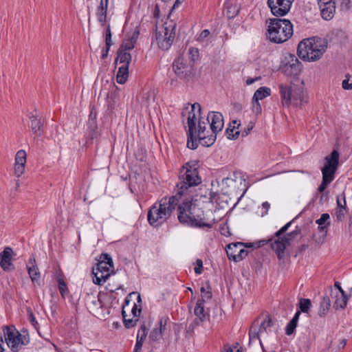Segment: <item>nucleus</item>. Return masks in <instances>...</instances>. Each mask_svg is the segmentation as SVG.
Wrapping results in <instances>:
<instances>
[{"instance_id": "obj_1", "label": "nucleus", "mask_w": 352, "mask_h": 352, "mask_svg": "<svg viewBox=\"0 0 352 352\" xmlns=\"http://www.w3.org/2000/svg\"><path fill=\"white\" fill-rule=\"evenodd\" d=\"M178 219L183 224L191 225L198 228H211L213 221H208L204 217V211L191 201H184L178 206Z\"/></svg>"}, {"instance_id": "obj_2", "label": "nucleus", "mask_w": 352, "mask_h": 352, "mask_svg": "<svg viewBox=\"0 0 352 352\" xmlns=\"http://www.w3.org/2000/svg\"><path fill=\"white\" fill-rule=\"evenodd\" d=\"M178 203L177 195L169 198L163 197L159 203L155 204L149 210L148 212L149 223L155 227L162 225L170 217Z\"/></svg>"}, {"instance_id": "obj_3", "label": "nucleus", "mask_w": 352, "mask_h": 352, "mask_svg": "<svg viewBox=\"0 0 352 352\" xmlns=\"http://www.w3.org/2000/svg\"><path fill=\"white\" fill-rule=\"evenodd\" d=\"M327 47V43L320 38H309L300 41L298 45V56L308 61H316L320 59Z\"/></svg>"}, {"instance_id": "obj_4", "label": "nucleus", "mask_w": 352, "mask_h": 352, "mask_svg": "<svg viewBox=\"0 0 352 352\" xmlns=\"http://www.w3.org/2000/svg\"><path fill=\"white\" fill-rule=\"evenodd\" d=\"M198 161L191 160L186 162L181 170L179 182L177 184V195L185 194L188 188L198 186L201 183V178L198 173Z\"/></svg>"}, {"instance_id": "obj_5", "label": "nucleus", "mask_w": 352, "mask_h": 352, "mask_svg": "<svg viewBox=\"0 0 352 352\" xmlns=\"http://www.w3.org/2000/svg\"><path fill=\"white\" fill-rule=\"evenodd\" d=\"M267 23H269L267 36L273 43H284L293 34V25L289 20L270 19Z\"/></svg>"}, {"instance_id": "obj_6", "label": "nucleus", "mask_w": 352, "mask_h": 352, "mask_svg": "<svg viewBox=\"0 0 352 352\" xmlns=\"http://www.w3.org/2000/svg\"><path fill=\"white\" fill-rule=\"evenodd\" d=\"M292 221L286 223L274 234V239H270L267 242L271 243V248L275 252L279 260H283L285 257V250L291 244V241L299 234V230H295L285 234V232L290 227Z\"/></svg>"}, {"instance_id": "obj_7", "label": "nucleus", "mask_w": 352, "mask_h": 352, "mask_svg": "<svg viewBox=\"0 0 352 352\" xmlns=\"http://www.w3.org/2000/svg\"><path fill=\"white\" fill-rule=\"evenodd\" d=\"M279 91L284 107H298L306 102V93L302 85L281 84L279 85Z\"/></svg>"}, {"instance_id": "obj_8", "label": "nucleus", "mask_w": 352, "mask_h": 352, "mask_svg": "<svg viewBox=\"0 0 352 352\" xmlns=\"http://www.w3.org/2000/svg\"><path fill=\"white\" fill-rule=\"evenodd\" d=\"M339 153L333 150L330 155L324 157V165L321 168L322 180L318 190L322 192L333 181L336 172L339 166Z\"/></svg>"}, {"instance_id": "obj_9", "label": "nucleus", "mask_w": 352, "mask_h": 352, "mask_svg": "<svg viewBox=\"0 0 352 352\" xmlns=\"http://www.w3.org/2000/svg\"><path fill=\"white\" fill-rule=\"evenodd\" d=\"M201 106L199 103H194L185 107L182 113L184 119L186 118L188 130L187 131L188 140L187 146L190 149H195L197 147L196 140H194V134L196 133L197 117L199 116Z\"/></svg>"}, {"instance_id": "obj_10", "label": "nucleus", "mask_w": 352, "mask_h": 352, "mask_svg": "<svg viewBox=\"0 0 352 352\" xmlns=\"http://www.w3.org/2000/svg\"><path fill=\"white\" fill-rule=\"evenodd\" d=\"M175 37V25L165 23L156 25L155 41L159 48L167 50L170 48Z\"/></svg>"}, {"instance_id": "obj_11", "label": "nucleus", "mask_w": 352, "mask_h": 352, "mask_svg": "<svg viewBox=\"0 0 352 352\" xmlns=\"http://www.w3.org/2000/svg\"><path fill=\"white\" fill-rule=\"evenodd\" d=\"M173 69L177 77L188 80L192 75L193 61L180 56L173 62Z\"/></svg>"}, {"instance_id": "obj_12", "label": "nucleus", "mask_w": 352, "mask_h": 352, "mask_svg": "<svg viewBox=\"0 0 352 352\" xmlns=\"http://www.w3.org/2000/svg\"><path fill=\"white\" fill-rule=\"evenodd\" d=\"M3 336L8 346L13 352H17L21 345L25 344L22 336L13 327H5Z\"/></svg>"}, {"instance_id": "obj_13", "label": "nucleus", "mask_w": 352, "mask_h": 352, "mask_svg": "<svg viewBox=\"0 0 352 352\" xmlns=\"http://www.w3.org/2000/svg\"><path fill=\"white\" fill-rule=\"evenodd\" d=\"M252 243H247L245 245L241 242L230 243L227 245V255L229 259L238 262L244 258L248 254L245 248H252Z\"/></svg>"}, {"instance_id": "obj_14", "label": "nucleus", "mask_w": 352, "mask_h": 352, "mask_svg": "<svg viewBox=\"0 0 352 352\" xmlns=\"http://www.w3.org/2000/svg\"><path fill=\"white\" fill-rule=\"evenodd\" d=\"M199 119L197 127L196 126V133H197V136L201 141V143L206 146H210L212 145L216 140V135L215 134H210L206 135L205 131L206 129V126L209 123L206 119L202 120L201 118V114L199 116L197 117V120Z\"/></svg>"}, {"instance_id": "obj_15", "label": "nucleus", "mask_w": 352, "mask_h": 352, "mask_svg": "<svg viewBox=\"0 0 352 352\" xmlns=\"http://www.w3.org/2000/svg\"><path fill=\"white\" fill-rule=\"evenodd\" d=\"M113 267H110L109 264L98 262L96 266L93 268V274L94 278L93 281L95 284L102 285L110 276V272L113 270Z\"/></svg>"}, {"instance_id": "obj_16", "label": "nucleus", "mask_w": 352, "mask_h": 352, "mask_svg": "<svg viewBox=\"0 0 352 352\" xmlns=\"http://www.w3.org/2000/svg\"><path fill=\"white\" fill-rule=\"evenodd\" d=\"M292 3L288 0H267V5L273 15L283 16L289 12Z\"/></svg>"}, {"instance_id": "obj_17", "label": "nucleus", "mask_w": 352, "mask_h": 352, "mask_svg": "<svg viewBox=\"0 0 352 352\" xmlns=\"http://www.w3.org/2000/svg\"><path fill=\"white\" fill-rule=\"evenodd\" d=\"M206 120L210 124L211 134H215L217 135V133L221 131L223 128V117L219 112H210Z\"/></svg>"}, {"instance_id": "obj_18", "label": "nucleus", "mask_w": 352, "mask_h": 352, "mask_svg": "<svg viewBox=\"0 0 352 352\" xmlns=\"http://www.w3.org/2000/svg\"><path fill=\"white\" fill-rule=\"evenodd\" d=\"M334 0H318L322 17L325 20H329L333 16L336 10Z\"/></svg>"}, {"instance_id": "obj_19", "label": "nucleus", "mask_w": 352, "mask_h": 352, "mask_svg": "<svg viewBox=\"0 0 352 352\" xmlns=\"http://www.w3.org/2000/svg\"><path fill=\"white\" fill-rule=\"evenodd\" d=\"M26 152L24 150H19L15 156L14 175L19 177L25 171L26 163Z\"/></svg>"}, {"instance_id": "obj_20", "label": "nucleus", "mask_w": 352, "mask_h": 352, "mask_svg": "<svg viewBox=\"0 0 352 352\" xmlns=\"http://www.w3.org/2000/svg\"><path fill=\"white\" fill-rule=\"evenodd\" d=\"M108 5L109 0H100L96 10L98 21L102 26H104L107 21Z\"/></svg>"}, {"instance_id": "obj_21", "label": "nucleus", "mask_w": 352, "mask_h": 352, "mask_svg": "<svg viewBox=\"0 0 352 352\" xmlns=\"http://www.w3.org/2000/svg\"><path fill=\"white\" fill-rule=\"evenodd\" d=\"M85 305L90 313H95L102 307V302L98 296L88 294L85 299Z\"/></svg>"}, {"instance_id": "obj_22", "label": "nucleus", "mask_w": 352, "mask_h": 352, "mask_svg": "<svg viewBox=\"0 0 352 352\" xmlns=\"http://www.w3.org/2000/svg\"><path fill=\"white\" fill-rule=\"evenodd\" d=\"M331 296L334 299L333 307L336 309H344L346 306L349 297L345 293L333 292L331 289Z\"/></svg>"}, {"instance_id": "obj_23", "label": "nucleus", "mask_w": 352, "mask_h": 352, "mask_svg": "<svg viewBox=\"0 0 352 352\" xmlns=\"http://www.w3.org/2000/svg\"><path fill=\"white\" fill-rule=\"evenodd\" d=\"M282 69L285 75L295 76L300 74L301 65L296 58L292 59V63L285 64Z\"/></svg>"}, {"instance_id": "obj_24", "label": "nucleus", "mask_w": 352, "mask_h": 352, "mask_svg": "<svg viewBox=\"0 0 352 352\" xmlns=\"http://www.w3.org/2000/svg\"><path fill=\"white\" fill-rule=\"evenodd\" d=\"M26 267L32 282H38L40 280L41 274L34 257L29 259Z\"/></svg>"}, {"instance_id": "obj_25", "label": "nucleus", "mask_w": 352, "mask_h": 352, "mask_svg": "<svg viewBox=\"0 0 352 352\" xmlns=\"http://www.w3.org/2000/svg\"><path fill=\"white\" fill-rule=\"evenodd\" d=\"M30 127L34 135L40 137L43 133V123L36 115L30 116Z\"/></svg>"}, {"instance_id": "obj_26", "label": "nucleus", "mask_w": 352, "mask_h": 352, "mask_svg": "<svg viewBox=\"0 0 352 352\" xmlns=\"http://www.w3.org/2000/svg\"><path fill=\"white\" fill-rule=\"evenodd\" d=\"M12 250L9 247L4 248L3 251L0 253V266L4 270H9L11 266Z\"/></svg>"}, {"instance_id": "obj_27", "label": "nucleus", "mask_w": 352, "mask_h": 352, "mask_svg": "<svg viewBox=\"0 0 352 352\" xmlns=\"http://www.w3.org/2000/svg\"><path fill=\"white\" fill-rule=\"evenodd\" d=\"M129 76V67L127 65H123L118 68V74L116 76L117 82L119 84H124L127 80Z\"/></svg>"}, {"instance_id": "obj_28", "label": "nucleus", "mask_w": 352, "mask_h": 352, "mask_svg": "<svg viewBox=\"0 0 352 352\" xmlns=\"http://www.w3.org/2000/svg\"><path fill=\"white\" fill-rule=\"evenodd\" d=\"M105 43H106V50L103 51L102 54V58L104 59L108 56V53L109 51L110 47L113 44L111 39V26L108 24L106 27L105 30Z\"/></svg>"}, {"instance_id": "obj_29", "label": "nucleus", "mask_w": 352, "mask_h": 352, "mask_svg": "<svg viewBox=\"0 0 352 352\" xmlns=\"http://www.w3.org/2000/svg\"><path fill=\"white\" fill-rule=\"evenodd\" d=\"M300 315V311H297L296 312L294 316L293 317V318L289 321V322L286 326L285 333L287 336H290L294 333V331L297 326Z\"/></svg>"}, {"instance_id": "obj_30", "label": "nucleus", "mask_w": 352, "mask_h": 352, "mask_svg": "<svg viewBox=\"0 0 352 352\" xmlns=\"http://www.w3.org/2000/svg\"><path fill=\"white\" fill-rule=\"evenodd\" d=\"M118 56L116 60V63L119 60L120 63H123V65H127L129 67V63L131 60V55L129 52L126 51H124L122 50H118Z\"/></svg>"}, {"instance_id": "obj_31", "label": "nucleus", "mask_w": 352, "mask_h": 352, "mask_svg": "<svg viewBox=\"0 0 352 352\" xmlns=\"http://www.w3.org/2000/svg\"><path fill=\"white\" fill-rule=\"evenodd\" d=\"M270 94L271 89L270 88L261 87L255 91L252 100L258 101L260 100H263L269 96Z\"/></svg>"}, {"instance_id": "obj_32", "label": "nucleus", "mask_w": 352, "mask_h": 352, "mask_svg": "<svg viewBox=\"0 0 352 352\" xmlns=\"http://www.w3.org/2000/svg\"><path fill=\"white\" fill-rule=\"evenodd\" d=\"M330 306L331 300L329 297L328 296H324L320 304V307L318 310L319 316L321 317L324 316L327 314L330 308Z\"/></svg>"}, {"instance_id": "obj_33", "label": "nucleus", "mask_w": 352, "mask_h": 352, "mask_svg": "<svg viewBox=\"0 0 352 352\" xmlns=\"http://www.w3.org/2000/svg\"><path fill=\"white\" fill-rule=\"evenodd\" d=\"M233 126L232 127L231 125L226 130V134L228 139L230 140H235L238 138L240 131L238 130V129H236V125L237 127L240 126V122L237 120H234L232 122Z\"/></svg>"}, {"instance_id": "obj_34", "label": "nucleus", "mask_w": 352, "mask_h": 352, "mask_svg": "<svg viewBox=\"0 0 352 352\" xmlns=\"http://www.w3.org/2000/svg\"><path fill=\"white\" fill-rule=\"evenodd\" d=\"M273 326V322L272 319L267 316L265 320H263L261 324H259L258 330L261 335L267 334L271 331V327Z\"/></svg>"}, {"instance_id": "obj_35", "label": "nucleus", "mask_w": 352, "mask_h": 352, "mask_svg": "<svg viewBox=\"0 0 352 352\" xmlns=\"http://www.w3.org/2000/svg\"><path fill=\"white\" fill-rule=\"evenodd\" d=\"M194 313L197 317L199 318V320L204 322L206 319V314L205 311L204 302L201 300H198L194 309Z\"/></svg>"}, {"instance_id": "obj_36", "label": "nucleus", "mask_w": 352, "mask_h": 352, "mask_svg": "<svg viewBox=\"0 0 352 352\" xmlns=\"http://www.w3.org/2000/svg\"><path fill=\"white\" fill-rule=\"evenodd\" d=\"M165 329V324H163L162 320L160 321L159 327L154 328L151 332L149 338L151 340L157 341L162 336V331Z\"/></svg>"}, {"instance_id": "obj_37", "label": "nucleus", "mask_w": 352, "mask_h": 352, "mask_svg": "<svg viewBox=\"0 0 352 352\" xmlns=\"http://www.w3.org/2000/svg\"><path fill=\"white\" fill-rule=\"evenodd\" d=\"M258 322L257 320L254 321V322L253 323V325L251 327V328L250 329V332H249L250 341L251 342L254 339H258L260 344H261L262 349L264 351L263 346H262V344H261V340L259 338L262 335L260 333L259 330L257 329V327L255 326L256 322Z\"/></svg>"}, {"instance_id": "obj_38", "label": "nucleus", "mask_w": 352, "mask_h": 352, "mask_svg": "<svg viewBox=\"0 0 352 352\" xmlns=\"http://www.w3.org/2000/svg\"><path fill=\"white\" fill-rule=\"evenodd\" d=\"M200 291L201 294V299L199 300H201L202 302H204L212 298V295L211 288L208 284H207L206 287H201Z\"/></svg>"}, {"instance_id": "obj_39", "label": "nucleus", "mask_w": 352, "mask_h": 352, "mask_svg": "<svg viewBox=\"0 0 352 352\" xmlns=\"http://www.w3.org/2000/svg\"><path fill=\"white\" fill-rule=\"evenodd\" d=\"M311 302L308 298H300L299 301L300 311L307 313L310 309Z\"/></svg>"}, {"instance_id": "obj_40", "label": "nucleus", "mask_w": 352, "mask_h": 352, "mask_svg": "<svg viewBox=\"0 0 352 352\" xmlns=\"http://www.w3.org/2000/svg\"><path fill=\"white\" fill-rule=\"evenodd\" d=\"M333 2L342 10H348L352 6V0H334Z\"/></svg>"}, {"instance_id": "obj_41", "label": "nucleus", "mask_w": 352, "mask_h": 352, "mask_svg": "<svg viewBox=\"0 0 352 352\" xmlns=\"http://www.w3.org/2000/svg\"><path fill=\"white\" fill-rule=\"evenodd\" d=\"M122 317H123L124 326L126 328H131V327H134L136 324V322L138 320V318H135L134 320L133 319H127L126 312L124 309L122 310Z\"/></svg>"}, {"instance_id": "obj_42", "label": "nucleus", "mask_w": 352, "mask_h": 352, "mask_svg": "<svg viewBox=\"0 0 352 352\" xmlns=\"http://www.w3.org/2000/svg\"><path fill=\"white\" fill-rule=\"evenodd\" d=\"M98 262L105 263V264H109L110 267H113L112 258L107 253H102Z\"/></svg>"}, {"instance_id": "obj_43", "label": "nucleus", "mask_w": 352, "mask_h": 352, "mask_svg": "<svg viewBox=\"0 0 352 352\" xmlns=\"http://www.w3.org/2000/svg\"><path fill=\"white\" fill-rule=\"evenodd\" d=\"M347 212L346 207L337 208L336 215L338 221H342Z\"/></svg>"}, {"instance_id": "obj_44", "label": "nucleus", "mask_w": 352, "mask_h": 352, "mask_svg": "<svg viewBox=\"0 0 352 352\" xmlns=\"http://www.w3.org/2000/svg\"><path fill=\"white\" fill-rule=\"evenodd\" d=\"M135 45L133 43H132L129 39L126 41H124L122 45H120L119 50H122L124 51L128 52L129 50H133L135 47Z\"/></svg>"}, {"instance_id": "obj_45", "label": "nucleus", "mask_w": 352, "mask_h": 352, "mask_svg": "<svg viewBox=\"0 0 352 352\" xmlns=\"http://www.w3.org/2000/svg\"><path fill=\"white\" fill-rule=\"evenodd\" d=\"M337 208H342L346 206V197L345 194L342 192L341 195L337 196L336 199Z\"/></svg>"}, {"instance_id": "obj_46", "label": "nucleus", "mask_w": 352, "mask_h": 352, "mask_svg": "<svg viewBox=\"0 0 352 352\" xmlns=\"http://www.w3.org/2000/svg\"><path fill=\"white\" fill-rule=\"evenodd\" d=\"M147 336V330L144 325H142L138 331L137 340H142V342L144 341L146 337Z\"/></svg>"}, {"instance_id": "obj_47", "label": "nucleus", "mask_w": 352, "mask_h": 352, "mask_svg": "<svg viewBox=\"0 0 352 352\" xmlns=\"http://www.w3.org/2000/svg\"><path fill=\"white\" fill-rule=\"evenodd\" d=\"M330 217L329 214L327 213H324L321 215L320 218L316 220V223L318 225H326Z\"/></svg>"}, {"instance_id": "obj_48", "label": "nucleus", "mask_w": 352, "mask_h": 352, "mask_svg": "<svg viewBox=\"0 0 352 352\" xmlns=\"http://www.w3.org/2000/svg\"><path fill=\"white\" fill-rule=\"evenodd\" d=\"M235 179L232 177H228L223 178L221 181L222 185H226L227 186H231L235 183Z\"/></svg>"}, {"instance_id": "obj_49", "label": "nucleus", "mask_w": 352, "mask_h": 352, "mask_svg": "<svg viewBox=\"0 0 352 352\" xmlns=\"http://www.w3.org/2000/svg\"><path fill=\"white\" fill-rule=\"evenodd\" d=\"M252 111L256 115H258L261 113V106L258 101H253Z\"/></svg>"}, {"instance_id": "obj_50", "label": "nucleus", "mask_w": 352, "mask_h": 352, "mask_svg": "<svg viewBox=\"0 0 352 352\" xmlns=\"http://www.w3.org/2000/svg\"><path fill=\"white\" fill-rule=\"evenodd\" d=\"M202 267H203V262L201 259H197L196 261V267H195L194 270L195 272L197 274H200L202 272Z\"/></svg>"}, {"instance_id": "obj_51", "label": "nucleus", "mask_w": 352, "mask_h": 352, "mask_svg": "<svg viewBox=\"0 0 352 352\" xmlns=\"http://www.w3.org/2000/svg\"><path fill=\"white\" fill-rule=\"evenodd\" d=\"M28 317L29 319L32 323V324L34 327V328L37 329V327L38 326V323L36 320V318L32 313V311L30 309L28 311Z\"/></svg>"}, {"instance_id": "obj_52", "label": "nucleus", "mask_w": 352, "mask_h": 352, "mask_svg": "<svg viewBox=\"0 0 352 352\" xmlns=\"http://www.w3.org/2000/svg\"><path fill=\"white\" fill-rule=\"evenodd\" d=\"M58 289L62 296L67 289L66 284L63 279H58Z\"/></svg>"}, {"instance_id": "obj_53", "label": "nucleus", "mask_w": 352, "mask_h": 352, "mask_svg": "<svg viewBox=\"0 0 352 352\" xmlns=\"http://www.w3.org/2000/svg\"><path fill=\"white\" fill-rule=\"evenodd\" d=\"M139 34H140V32L138 29H136L133 32V34H131V36H130V38H129V41H131L132 43H133L134 44L136 43L137 41H138V36H139Z\"/></svg>"}, {"instance_id": "obj_54", "label": "nucleus", "mask_w": 352, "mask_h": 352, "mask_svg": "<svg viewBox=\"0 0 352 352\" xmlns=\"http://www.w3.org/2000/svg\"><path fill=\"white\" fill-rule=\"evenodd\" d=\"M143 343L144 342H142V340H137L133 352H140L142 351Z\"/></svg>"}, {"instance_id": "obj_55", "label": "nucleus", "mask_w": 352, "mask_h": 352, "mask_svg": "<svg viewBox=\"0 0 352 352\" xmlns=\"http://www.w3.org/2000/svg\"><path fill=\"white\" fill-rule=\"evenodd\" d=\"M210 34V31L208 30H203L199 37L197 38V41H201L202 40H204V38H206V37H208Z\"/></svg>"}, {"instance_id": "obj_56", "label": "nucleus", "mask_w": 352, "mask_h": 352, "mask_svg": "<svg viewBox=\"0 0 352 352\" xmlns=\"http://www.w3.org/2000/svg\"><path fill=\"white\" fill-rule=\"evenodd\" d=\"M254 126V123L253 122H250L248 124L247 128L245 129L244 132H243V136L248 135L250 133V132L252 130Z\"/></svg>"}, {"instance_id": "obj_57", "label": "nucleus", "mask_w": 352, "mask_h": 352, "mask_svg": "<svg viewBox=\"0 0 352 352\" xmlns=\"http://www.w3.org/2000/svg\"><path fill=\"white\" fill-rule=\"evenodd\" d=\"M342 87L345 90L352 89V84L349 83V79L343 80L342 82Z\"/></svg>"}, {"instance_id": "obj_58", "label": "nucleus", "mask_w": 352, "mask_h": 352, "mask_svg": "<svg viewBox=\"0 0 352 352\" xmlns=\"http://www.w3.org/2000/svg\"><path fill=\"white\" fill-rule=\"evenodd\" d=\"M131 312L135 318H138V316L141 312V309H138L135 304H134L133 307L131 309Z\"/></svg>"}, {"instance_id": "obj_59", "label": "nucleus", "mask_w": 352, "mask_h": 352, "mask_svg": "<svg viewBox=\"0 0 352 352\" xmlns=\"http://www.w3.org/2000/svg\"><path fill=\"white\" fill-rule=\"evenodd\" d=\"M210 197H209V199H210V201L211 203H214V202H217V198L219 197L218 194L215 193V192H210Z\"/></svg>"}, {"instance_id": "obj_60", "label": "nucleus", "mask_w": 352, "mask_h": 352, "mask_svg": "<svg viewBox=\"0 0 352 352\" xmlns=\"http://www.w3.org/2000/svg\"><path fill=\"white\" fill-rule=\"evenodd\" d=\"M261 79V77H256V78H249L246 80V84L248 85H250L252 84H253L254 82H256V80H258Z\"/></svg>"}, {"instance_id": "obj_61", "label": "nucleus", "mask_w": 352, "mask_h": 352, "mask_svg": "<svg viewBox=\"0 0 352 352\" xmlns=\"http://www.w3.org/2000/svg\"><path fill=\"white\" fill-rule=\"evenodd\" d=\"M335 289H333V292H340L342 293H345L344 291L342 289L340 283L338 282H336L334 284Z\"/></svg>"}, {"instance_id": "obj_62", "label": "nucleus", "mask_w": 352, "mask_h": 352, "mask_svg": "<svg viewBox=\"0 0 352 352\" xmlns=\"http://www.w3.org/2000/svg\"><path fill=\"white\" fill-rule=\"evenodd\" d=\"M330 223L329 222H327L326 225L323 224V225H318V230L320 231V232H327V227L329 226Z\"/></svg>"}, {"instance_id": "obj_63", "label": "nucleus", "mask_w": 352, "mask_h": 352, "mask_svg": "<svg viewBox=\"0 0 352 352\" xmlns=\"http://www.w3.org/2000/svg\"><path fill=\"white\" fill-rule=\"evenodd\" d=\"M188 52H189V54L192 56V57H195L198 55L197 49H194L192 47H190V48H189Z\"/></svg>"}, {"instance_id": "obj_64", "label": "nucleus", "mask_w": 352, "mask_h": 352, "mask_svg": "<svg viewBox=\"0 0 352 352\" xmlns=\"http://www.w3.org/2000/svg\"><path fill=\"white\" fill-rule=\"evenodd\" d=\"M201 322H202L199 320V318L196 316V318L192 322V324H190V327H192V328H195V327H197V326L200 325V324Z\"/></svg>"}]
</instances>
